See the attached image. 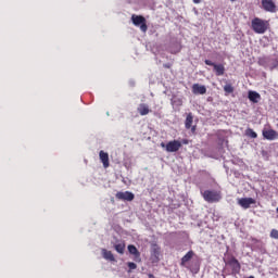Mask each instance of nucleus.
<instances>
[{"label":"nucleus","mask_w":278,"mask_h":278,"mask_svg":"<svg viewBox=\"0 0 278 278\" xmlns=\"http://www.w3.org/2000/svg\"><path fill=\"white\" fill-rule=\"evenodd\" d=\"M102 255L104 260H108L109 262H116V258H114V254H112V251L102 249Z\"/></svg>","instance_id":"4468645a"},{"label":"nucleus","mask_w":278,"mask_h":278,"mask_svg":"<svg viewBox=\"0 0 278 278\" xmlns=\"http://www.w3.org/2000/svg\"><path fill=\"white\" fill-rule=\"evenodd\" d=\"M128 252L136 257H140V252H138V248L134 244L128 245Z\"/></svg>","instance_id":"6ab92c4d"},{"label":"nucleus","mask_w":278,"mask_h":278,"mask_svg":"<svg viewBox=\"0 0 278 278\" xmlns=\"http://www.w3.org/2000/svg\"><path fill=\"white\" fill-rule=\"evenodd\" d=\"M193 3H201V0H193Z\"/></svg>","instance_id":"c756f323"},{"label":"nucleus","mask_w":278,"mask_h":278,"mask_svg":"<svg viewBox=\"0 0 278 278\" xmlns=\"http://www.w3.org/2000/svg\"><path fill=\"white\" fill-rule=\"evenodd\" d=\"M262 5L265 12H270L271 14L277 12V4H275V0H262Z\"/></svg>","instance_id":"20e7f679"},{"label":"nucleus","mask_w":278,"mask_h":278,"mask_svg":"<svg viewBox=\"0 0 278 278\" xmlns=\"http://www.w3.org/2000/svg\"><path fill=\"white\" fill-rule=\"evenodd\" d=\"M204 201L207 203H218L223 197L220 195V192L218 191H212V190H205L201 192Z\"/></svg>","instance_id":"f03ea898"},{"label":"nucleus","mask_w":278,"mask_h":278,"mask_svg":"<svg viewBox=\"0 0 278 278\" xmlns=\"http://www.w3.org/2000/svg\"><path fill=\"white\" fill-rule=\"evenodd\" d=\"M194 121V117L192 116V113H188L186 121H185V127L186 129H191L192 128V123Z\"/></svg>","instance_id":"dca6fc26"},{"label":"nucleus","mask_w":278,"mask_h":278,"mask_svg":"<svg viewBox=\"0 0 278 278\" xmlns=\"http://www.w3.org/2000/svg\"><path fill=\"white\" fill-rule=\"evenodd\" d=\"M114 249L119 255H123L125 253V241H121L119 243H116L114 245Z\"/></svg>","instance_id":"f3484780"},{"label":"nucleus","mask_w":278,"mask_h":278,"mask_svg":"<svg viewBox=\"0 0 278 278\" xmlns=\"http://www.w3.org/2000/svg\"><path fill=\"white\" fill-rule=\"evenodd\" d=\"M270 238H274V240H278V230L277 229H273L270 231Z\"/></svg>","instance_id":"5701e85b"},{"label":"nucleus","mask_w":278,"mask_h":278,"mask_svg":"<svg viewBox=\"0 0 278 278\" xmlns=\"http://www.w3.org/2000/svg\"><path fill=\"white\" fill-rule=\"evenodd\" d=\"M270 71H275V68H278V59H271V63L269 65Z\"/></svg>","instance_id":"412c9836"},{"label":"nucleus","mask_w":278,"mask_h":278,"mask_svg":"<svg viewBox=\"0 0 278 278\" xmlns=\"http://www.w3.org/2000/svg\"><path fill=\"white\" fill-rule=\"evenodd\" d=\"M245 136H248V138H257V132H255L253 128H248L245 129Z\"/></svg>","instance_id":"aec40b11"},{"label":"nucleus","mask_w":278,"mask_h":278,"mask_svg":"<svg viewBox=\"0 0 278 278\" xmlns=\"http://www.w3.org/2000/svg\"><path fill=\"white\" fill-rule=\"evenodd\" d=\"M258 64H261V66H264V60L261 59V60L258 61Z\"/></svg>","instance_id":"cd10ccee"},{"label":"nucleus","mask_w":278,"mask_h":278,"mask_svg":"<svg viewBox=\"0 0 278 278\" xmlns=\"http://www.w3.org/2000/svg\"><path fill=\"white\" fill-rule=\"evenodd\" d=\"M191 131H197V126H193V127L191 128Z\"/></svg>","instance_id":"c85d7f7f"},{"label":"nucleus","mask_w":278,"mask_h":278,"mask_svg":"<svg viewBox=\"0 0 278 278\" xmlns=\"http://www.w3.org/2000/svg\"><path fill=\"white\" fill-rule=\"evenodd\" d=\"M100 160L103 164L104 168H108L110 166V155L108 154V152H104L103 150L100 151Z\"/></svg>","instance_id":"9b49d317"},{"label":"nucleus","mask_w":278,"mask_h":278,"mask_svg":"<svg viewBox=\"0 0 278 278\" xmlns=\"http://www.w3.org/2000/svg\"><path fill=\"white\" fill-rule=\"evenodd\" d=\"M276 212H277V214H278V207L276 208Z\"/></svg>","instance_id":"2f4dec72"},{"label":"nucleus","mask_w":278,"mask_h":278,"mask_svg":"<svg viewBox=\"0 0 278 278\" xmlns=\"http://www.w3.org/2000/svg\"><path fill=\"white\" fill-rule=\"evenodd\" d=\"M192 92L193 94H205L207 92V88L205 85L193 84Z\"/></svg>","instance_id":"9d476101"},{"label":"nucleus","mask_w":278,"mask_h":278,"mask_svg":"<svg viewBox=\"0 0 278 278\" xmlns=\"http://www.w3.org/2000/svg\"><path fill=\"white\" fill-rule=\"evenodd\" d=\"M131 22L132 25H135L136 27H140L141 31L143 33L147 31V29H149V27L147 26V18H144V16L142 15L132 14Z\"/></svg>","instance_id":"7ed1b4c3"},{"label":"nucleus","mask_w":278,"mask_h":278,"mask_svg":"<svg viewBox=\"0 0 278 278\" xmlns=\"http://www.w3.org/2000/svg\"><path fill=\"white\" fill-rule=\"evenodd\" d=\"M224 90L225 92H227V94H231V92H233V86H231L230 84H227L224 86Z\"/></svg>","instance_id":"4be33fe9"},{"label":"nucleus","mask_w":278,"mask_h":278,"mask_svg":"<svg viewBox=\"0 0 278 278\" xmlns=\"http://www.w3.org/2000/svg\"><path fill=\"white\" fill-rule=\"evenodd\" d=\"M192 257H194V251H189L185 256H182L180 266H186V264H188Z\"/></svg>","instance_id":"ddd939ff"},{"label":"nucleus","mask_w":278,"mask_h":278,"mask_svg":"<svg viewBox=\"0 0 278 278\" xmlns=\"http://www.w3.org/2000/svg\"><path fill=\"white\" fill-rule=\"evenodd\" d=\"M238 205L243 207V210H249L251 205H255V199L253 198H241L238 200Z\"/></svg>","instance_id":"423d86ee"},{"label":"nucleus","mask_w":278,"mask_h":278,"mask_svg":"<svg viewBox=\"0 0 278 278\" xmlns=\"http://www.w3.org/2000/svg\"><path fill=\"white\" fill-rule=\"evenodd\" d=\"M151 262L157 264L160 262V248L157 244L151 245Z\"/></svg>","instance_id":"0eeeda50"},{"label":"nucleus","mask_w":278,"mask_h":278,"mask_svg":"<svg viewBox=\"0 0 278 278\" xmlns=\"http://www.w3.org/2000/svg\"><path fill=\"white\" fill-rule=\"evenodd\" d=\"M213 68L218 77H220L222 75H225V65L215 64Z\"/></svg>","instance_id":"2eb2a0df"},{"label":"nucleus","mask_w":278,"mask_h":278,"mask_svg":"<svg viewBox=\"0 0 278 278\" xmlns=\"http://www.w3.org/2000/svg\"><path fill=\"white\" fill-rule=\"evenodd\" d=\"M174 103H177V105H182V101H181V99H178L177 101H174Z\"/></svg>","instance_id":"a878e982"},{"label":"nucleus","mask_w":278,"mask_h":278,"mask_svg":"<svg viewBox=\"0 0 278 278\" xmlns=\"http://www.w3.org/2000/svg\"><path fill=\"white\" fill-rule=\"evenodd\" d=\"M268 21L255 17L252 20L251 27L255 34H266L268 30Z\"/></svg>","instance_id":"f257e3e1"},{"label":"nucleus","mask_w":278,"mask_h":278,"mask_svg":"<svg viewBox=\"0 0 278 278\" xmlns=\"http://www.w3.org/2000/svg\"><path fill=\"white\" fill-rule=\"evenodd\" d=\"M128 268H129L130 270H136V268H138V265H136V263L129 262V263H128Z\"/></svg>","instance_id":"b1692460"},{"label":"nucleus","mask_w":278,"mask_h":278,"mask_svg":"<svg viewBox=\"0 0 278 278\" xmlns=\"http://www.w3.org/2000/svg\"><path fill=\"white\" fill-rule=\"evenodd\" d=\"M204 63L206 64V66H213L214 67L216 65V63H214L210 60H205Z\"/></svg>","instance_id":"393cba45"},{"label":"nucleus","mask_w":278,"mask_h":278,"mask_svg":"<svg viewBox=\"0 0 278 278\" xmlns=\"http://www.w3.org/2000/svg\"><path fill=\"white\" fill-rule=\"evenodd\" d=\"M161 147H162V149H165V151H166V143L162 142Z\"/></svg>","instance_id":"bb28decb"},{"label":"nucleus","mask_w":278,"mask_h":278,"mask_svg":"<svg viewBox=\"0 0 278 278\" xmlns=\"http://www.w3.org/2000/svg\"><path fill=\"white\" fill-rule=\"evenodd\" d=\"M116 199L119 201H134L135 195L129 191H119L115 194Z\"/></svg>","instance_id":"6e6552de"},{"label":"nucleus","mask_w":278,"mask_h":278,"mask_svg":"<svg viewBox=\"0 0 278 278\" xmlns=\"http://www.w3.org/2000/svg\"><path fill=\"white\" fill-rule=\"evenodd\" d=\"M248 98L252 103H260V99H262V96L257 91H249Z\"/></svg>","instance_id":"f8f14e48"},{"label":"nucleus","mask_w":278,"mask_h":278,"mask_svg":"<svg viewBox=\"0 0 278 278\" xmlns=\"http://www.w3.org/2000/svg\"><path fill=\"white\" fill-rule=\"evenodd\" d=\"M248 278H255V277H253V276H250V277H248Z\"/></svg>","instance_id":"7c9ffc66"},{"label":"nucleus","mask_w":278,"mask_h":278,"mask_svg":"<svg viewBox=\"0 0 278 278\" xmlns=\"http://www.w3.org/2000/svg\"><path fill=\"white\" fill-rule=\"evenodd\" d=\"M138 112L141 116H147V114H149V105L147 104H140L138 108Z\"/></svg>","instance_id":"a211bd4d"},{"label":"nucleus","mask_w":278,"mask_h":278,"mask_svg":"<svg viewBox=\"0 0 278 278\" xmlns=\"http://www.w3.org/2000/svg\"><path fill=\"white\" fill-rule=\"evenodd\" d=\"M230 1H236V0H230Z\"/></svg>","instance_id":"473e14b6"},{"label":"nucleus","mask_w":278,"mask_h":278,"mask_svg":"<svg viewBox=\"0 0 278 278\" xmlns=\"http://www.w3.org/2000/svg\"><path fill=\"white\" fill-rule=\"evenodd\" d=\"M262 134L265 140H277L278 138V132L274 129H263Z\"/></svg>","instance_id":"1a4fd4ad"},{"label":"nucleus","mask_w":278,"mask_h":278,"mask_svg":"<svg viewBox=\"0 0 278 278\" xmlns=\"http://www.w3.org/2000/svg\"><path fill=\"white\" fill-rule=\"evenodd\" d=\"M181 149V143L179 140H173L166 143L167 153H177Z\"/></svg>","instance_id":"39448f33"}]
</instances>
